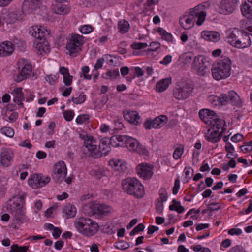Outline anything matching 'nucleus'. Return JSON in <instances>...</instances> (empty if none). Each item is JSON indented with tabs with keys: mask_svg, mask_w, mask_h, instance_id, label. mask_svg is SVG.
I'll use <instances>...</instances> for the list:
<instances>
[{
	"mask_svg": "<svg viewBox=\"0 0 252 252\" xmlns=\"http://www.w3.org/2000/svg\"><path fill=\"white\" fill-rule=\"evenodd\" d=\"M205 3H202L190 9L186 15L182 16L179 19L180 25L185 29L192 28L196 21L198 26L201 25L205 21L206 13L204 11Z\"/></svg>",
	"mask_w": 252,
	"mask_h": 252,
	"instance_id": "2",
	"label": "nucleus"
},
{
	"mask_svg": "<svg viewBox=\"0 0 252 252\" xmlns=\"http://www.w3.org/2000/svg\"><path fill=\"white\" fill-rule=\"evenodd\" d=\"M136 170L139 177L144 179H150L153 174L152 166L146 163H142L138 165Z\"/></svg>",
	"mask_w": 252,
	"mask_h": 252,
	"instance_id": "19",
	"label": "nucleus"
},
{
	"mask_svg": "<svg viewBox=\"0 0 252 252\" xmlns=\"http://www.w3.org/2000/svg\"><path fill=\"white\" fill-rule=\"evenodd\" d=\"M221 206L219 205V203H212L209 205L207 210L210 211H218L220 209Z\"/></svg>",
	"mask_w": 252,
	"mask_h": 252,
	"instance_id": "56",
	"label": "nucleus"
},
{
	"mask_svg": "<svg viewBox=\"0 0 252 252\" xmlns=\"http://www.w3.org/2000/svg\"><path fill=\"white\" fill-rule=\"evenodd\" d=\"M172 204L169 206V210L171 211H176L178 213H182L185 210L183 206H181L180 201H177L175 199L172 200Z\"/></svg>",
	"mask_w": 252,
	"mask_h": 252,
	"instance_id": "36",
	"label": "nucleus"
},
{
	"mask_svg": "<svg viewBox=\"0 0 252 252\" xmlns=\"http://www.w3.org/2000/svg\"><path fill=\"white\" fill-rule=\"evenodd\" d=\"M25 13L23 9H15L11 11H7L3 14V19L7 23L13 24L18 20H21Z\"/></svg>",
	"mask_w": 252,
	"mask_h": 252,
	"instance_id": "18",
	"label": "nucleus"
},
{
	"mask_svg": "<svg viewBox=\"0 0 252 252\" xmlns=\"http://www.w3.org/2000/svg\"><path fill=\"white\" fill-rule=\"evenodd\" d=\"M237 43L236 45V48H245L248 47L251 44L250 38L246 32H243L241 31V35H239L238 40H237Z\"/></svg>",
	"mask_w": 252,
	"mask_h": 252,
	"instance_id": "28",
	"label": "nucleus"
},
{
	"mask_svg": "<svg viewBox=\"0 0 252 252\" xmlns=\"http://www.w3.org/2000/svg\"><path fill=\"white\" fill-rule=\"evenodd\" d=\"M84 37L77 34L70 35L66 44V48L68 50L67 53L70 56H76V54L81 50L83 44Z\"/></svg>",
	"mask_w": 252,
	"mask_h": 252,
	"instance_id": "9",
	"label": "nucleus"
},
{
	"mask_svg": "<svg viewBox=\"0 0 252 252\" xmlns=\"http://www.w3.org/2000/svg\"><path fill=\"white\" fill-rule=\"evenodd\" d=\"M86 99V96L83 93L79 94L78 97H72V101L75 104H78L82 103Z\"/></svg>",
	"mask_w": 252,
	"mask_h": 252,
	"instance_id": "51",
	"label": "nucleus"
},
{
	"mask_svg": "<svg viewBox=\"0 0 252 252\" xmlns=\"http://www.w3.org/2000/svg\"><path fill=\"white\" fill-rule=\"evenodd\" d=\"M115 246L117 249L123 250L128 249L130 247V244L126 242L121 240L116 243Z\"/></svg>",
	"mask_w": 252,
	"mask_h": 252,
	"instance_id": "47",
	"label": "nucleus"
},
{
	"mask_svg": "<svg viewBox=\"0 0 252 252\" xmlns=\"http://www.w3.org/2000/svg\"><path fill=\"white\" fill-rule=\"evenodd\" d=\"M171 83L170 78H165L158 82L156 84V91L159 92L164 91Z\"/></svg>",
	"mask_w": 252,
	"mask_h": 252,
	"instance_id": "34",
	"label": "nucleus"
},
{
	"mask_svg": "<svg viewBox=\"0 0 252 252\" xmlns=\"http://www.w3.org/2000/svg\"><path fill=\"white\" fill-rule=\"evenodd\" d=\"M162 201L157 200L156 203V209L158 213H161L163 210L164 205Z\"/></svg>",
	"mask_w": 252,
	"mask_h": 252,
	"instance_id": "59",
	"label": "nucleus"
},
{
	"mask_svg": "<svg viewBox=\"0 0 252 252\" xmlns=\"http://www.w3.org/2000/svg\"><path fill=\"white\" fill-rule=\"evenodd\" d=\"M0 131L2 133L10 138L13 137L14 135L13 129L10 127H4L1 128Z\"/></svg>",
	"mask_w": 252,
	"mask_h": 252,
	"instance_id": "44",
	"label": "nucleus"
},
{
	"mask_svg": "<svg viewBox=\"0 0 252 252\" xmlns=\"http://www.w3.org/2000/svg\"><path fill=\"white\" fill-rule=\"evenodd\" d=\"M14 46L12 42L5 41L0 43V57L10 56L14 51Z\"/></svg>",
	"mask_w": 252,
	"mask_h": 252,
	"instance_id": "24",
	"label": "nucleus"
},
{
	"mask_svg": "<svg viewBox=\"0 0 252 252\" xmlns=\"http://www.w3.org/2000/svg\"><path fill=\"white\" fill-rule=\"evenodd\" d=\"M159 197L158 198L157 200L162 201V202H165L168 198V194L166 190V189L164 188H161L159 190Z\"/></svg>",
	"mask_w": 252,
	"mask_h": 252,
	"instance_id": "45",
	"label": "nucleus"
},
{
	"mask_svg": "<svg viewBox=\"0 0 252 252\" xmlns=\"http://www.w3.org/2000/svg\"><path fill=\"white\" fill-rule=\"evenodd\" d=\"M193 89V85L191 81L181 80L177 82L173 88L172 95L176 100H184L191 95Z\"/></svg>",
	"mask_w": 252,
	"mask_h": 252,
	"instance_id": "8",
	"label": "nucleus"
},
{
	"mask_svg": "<svg viewBox=\"0 0 252 252\" xmlns=\"http://www.w3.org/2000/svg\"><path fill=\"white\" fill-rule=\"evenodd\" d=\"M157 31L158 33H159L160 35L161 36V38L168 41L170 42L172 41V35L166 32L164 29L161 28H158Z\"/></svg>",
	"mask_w": 252,
	"mask_h": 252,
	"instance_id": "40",
	"label": "nucleus"
},
{
	"mask_svg": "<svg viewBox=\"0 0 252 252\" xmlns=\"http://www.w3.org/2000/svg\"><path fill=\"white\" fill-rule=\"evenodd\" d=\"M147 46H148V45L146 43L134 42L131 45V47L133 49H143V48L147 47Z\"/></svg>",
	"mask_w": 252,
	"mask_h": 252,
	"instance_id": "57",
	"label": "nucleus"
},
{
	"mask_svg": "<svg viewBox=\"0 0 252 252\" xmlns=\"http://www.w3.org/2000/svg\"><path fill=\"white\" fill-rule=\"evenodd\" d=\"M70 11L69 7L66 5L58 4L55 13L60 15H65Z\"/></svg>",
	"mask_w": 252,
	"mask_h": 252,
	"instance_id": "38",
	"label": "nucleus"
},
{
	"mask_svg": "<svg viewBox=\"0 0 252 252\" xmlns=\"http://www.w3.org/2000/svg\"><path fill=\"white\" fill-rule=\"evenodd\" d=\"M18 68H21L20 73L17 75L15 81L20 82L28 78L32 71V66L30 62L24 59H21L18 62Z\"/></svg>",
	"mask_w": 252,
	"mask_h": 252,
	"instance_id": "10",
	"label": "nucleus"
},
{
	"mask_svg": "<svg viewBox=\"0 0 252 252\" xmlns=\"http://www.w3.org/2000/svg\"><path fill=\"white\" fill-rule=\"evenodd\" d=\"M122 186L125 192L137 198H142L145 194L143 186L136 178H127L123 180L122 182Z\"/></svg>",
	"mask_w": 252,
	"mask_h": 252,
	"instance_id": "7",
	"label": "nucleus"
},
{
	"mask_svg": "<svg viewBox=\"0 0 252 252\" xmlns=\"http://www.w3.org/2000/svg\"><path fill=\"white\" fill-rule=\"evenodd\" d=\"M82 71L84 77L86 79L90 80L91 79V75L87 74L89 72V68L87 66H84L82 68Z\"/></svg>",
	"mask_w": 252,
	"mask_h": 252,
	"instance_id": "60",
	"label": "nucleus"
},
{
	"mask_svg": "<svg viewBox=\"0 0 252 252\" xmlns=\"http://www.w3.org/2000/svg\"><path fill=\"white\" fill-rule=\"evenodd\" d=\"M144 225L142 223L138 224L130 233L131 236L137 234L141 231H143L144 229Z\"/></svg>",
	"mask_w": 252,
	"mask_h": 252,
	"instance_id": "52",
	"label": "nucleus"
},
{
	"mask_svg": "<svg viewBox=\"0 0 252 252\" xmlns=\"http://www.w3.org/2000/svg\"><path fill=\"white\" fill-rule=\"evenodd\" d=\"M125 119L134 125L140 123V116L136 111H125L123 112Z\"/></svg>",
	"mask_w": 252,
	"mask_h": 252,
	"instance_id": "25",
	"label": "nucleus"
},
{
	"mask_svg": "<svg viewBox=\"0 0 252 252\" xmlns=\"http://www.w3.org/2000/svg\"><path fill=\"white\" fill-rule=\"evenodd\" d=\"M50 181V178L49 177H42L38 174H33L30 177L28 184L33 189H37L45 186Z\"/></svg>",
	"mask_w": 252,
	"mask_h": 252,
	"instance_id": "14",
	"label": "nucleus"
},
{
	"mask_svg": "<svg viewBox=\"0 0 252 252\" xmlns=\"http://www.w3.org/2000/svg\"><path fill=\"white\" fill-rule=\"evenodd\" d=\"M182 63L185 65L189 64L192 60V56L189 54H185L181 56Z\"/></svg>",
	"mask_w": 252,
	"mask_h": 252,
	"instance_id": "48",
	"label": "nucleus"
},
{
	"mask_svg": "<svg viewBox=\"0 0 252 252\" xmlns=\"http://www.w3.org/2000/svg\"><path fill=\"white\" fill-rule=\"evenodd\" d=\"M168 121V118L165 115H160L153 120H147L144 124L146 129L151 128H159L164 126Z\"/></svg>",
	"mask_w": 252,
	"mask_h": 252,
	"instance_id": "16",
	"label": "nucleus"
},
{
	"mask_svg": "<svg viewBox=\"0 0 252 252\" xmlns=\"http://www.w3.org/2000/svg\"><path fill=\"white\" fill-rule=\"evenodd\" d=\"M237 0H222L220 3L219 12L221 14L232 13L236 9Z\"/></svg>",
	"mask_w": 252,
	"mask_h": 252,
	"instance_id": "20",
	"label": "nucleus"
},
{
	"mask_svg": "<svg viewBox=\"0 0 252 252\" xmlns=\"http://www.w3.org/2000/svg\"><path fill=\"white\" fill-rule=\"evenodd\" d=\"M18 114L17 112H12V111L10 110L9 114H7V115L4 118V119L7 121L12 123L16 120L18 118Z\"/></svg>",
	"mask_w": 252,
	"mask_h": 252,
	"instance_id": "46",
	"label": "nucleus"
},
{
	"mask_svg": "<svg viewBox=\"0 0 252 252\" xmlns=\"http://www.w3.org/2000/svg\"><path fill=\"white\" fill-rule=\"evenodd\" d=\"M63 114L64 119L67 121H71L74 115V113L72 110L66 111L63 112Z\"/></svg>",
	"mask_w": 252,
	"mask_h": 252,
	"instance_id": "58",
	"label": "nucleus"
},
{
	"mask_svg": "<svg viewBox=\"0 0 252 252\" xmlns=\"http://www.w3.org/2000/svg\"><path fill=\"white\" fill-rule=\"evenodd\" d=\"M205 60L204 57L201 55L196 56L193 59L192 67L198 75L203 76L207 72L208 68Z\"/></svg>",
	"mask_w": 252,
	"mask_h": 252,
	"instance_id": "12",
	"label": "nucleus"
},
{
	"mask_svg": "<svg viewBox=\"0 0 252 252\" xmlns=\"http://www.w3.org/2000/svg\"><path fill=\"white\" fill-rule=\"evenodd\" d=\"M43 0H25L23 3L22 8L25 13L30 14L39 8Z\"/></svg>",
	"mask_w": 252,
	"mask_h": 252,
	"instance_id": "22",
	"label": "nucleus"
},
{
	"mask_svg": "<svg viewBox=\"0 0 252 252\" xmlns=\"http://www.w3.org/2000/svg\"><path fill=\"white\" fill-rule=\"evenodd\" d=\"M118 26L121 33H125L128 31L129 24L127 21L123 20L119 21Z\"/></svg>",
	"mask_w": 252,
	"mask_h": 252,
	"instance_id": "39",
	"label": "nucleus"
},
{
	"mask_svg": "<svg viewBox=\"0 0 252 252\" xmlns=\"http://www.w3.org/2000/svg\"><path fill=\"white\" fill-rule=\"evenodd\" d=\"M200 118L206 124L210 125L216 117V113L214 111L209 109H202L199 112Z\"/></svg>",
	"mask_w": 252,
	"mask_h": 252,
	"instance_id": "26",
	"label": "nucleus"
},
{
	"mask_svg": "<svg viewBox=\"0 0 252 252\" xmlns=\"http://www.w3.org/2000/svg\"><path fill=\"white\" fill-rule=\"evenodd\" d=\"M185 175L188 179H190L193 174V170L190 167H186L185 168Z\"/></svg>",
	"mask_w": 252,
	"mask_h": 252,
	"instance_id": "64",
	"label": "nucleus"
},
{
	"mask_svg": "<svg viewBox=\"0 0 252 252\" xmlns=\"http://www.w3.org/2000/svg\"><path fill=\"white\" fill-rule=\"evenodd\" d=\"M93 30V28L89 25H85L81 27L80 31L83 34H88L92 32Z\"/></svg>",
	"mask_w": 252,
	"mask_h": 252,
	"instance_id": "53",
	"label": "nucleus"
},
{
	"mask_svg": "<svg viewBox=\"0 0 252 252\" xmlns=\"http://www.w3.org/2000/svg\"><path fill=\"white\" fill-rule=\"evenodd\" d=\"M67 168L63 161H60L55 165L53 171V177L56 181H62L67 174Z\"/></svg>",
	"mask_w": 252,
	"mask_h": 252,
	"instance_id": "15",
	"label": "nucleus"
},
{
	"mask_svg": "<svg viewBox=\"0 0 252 252\" xmlns=\"http://www.w3.org/2000/svg\"><path fill=\"white\" fill-rule=\"evenodd\" d=\"M241 31L237 28L229 29L226 31V40L232 46L236 47V45L239 35H241Z\"/></svg>",
	"mask_w": 252,
	"mask_h": 252,
	"instance_id": "23",
	"label": "nucleus"
},
{
	"mask_svg": "<svg viewBox=\"0 0 252 252\" xmlns=\"http://www.w3.org/2000/svg\"><path fill=\"white\" fill-rule=\"evenodd\" d=\"M209 125H211V128L217 131V132H219L220 133L222 134L225 131L224 121L218 118L217 116L214 117L213 121H212L211 123Z\"/></svg>",
	"mask_w": 252,
	"mask_h": 252,
	"instance_id": "29",
	"label": "nucleus"
},
{
	"mask_svg": "<svg viewBox=\"0 0 252 252\" xmlns=\"http://www.w3.org/2000/svg\"><path fill=\"white\" fill-rule=\"evenodd\" d=\"M201 36L202 38L207 41L216 42L220 39L219 33L216 31H204L201 32Z\"/></svg>",
	"mask_w": 252,
	"mask_h": 252,
	"instance_id": "27",
	"label": "nucleus"
},
{
	"mask_svg": "<svg viewBox=\"0 0 252 252\" xmlns=\"http://www.w3.org/2000/svg\"><path fill=\"white\" fill-rule=\"evenodd\" d=\"M76 208L71 204H67L63 208V213L67 218H72L76 214Z\"/></svg>",
	"mask_w": 252,
	"mask_h": 252,
	"instance_id": "37",
	"label": "nucleus"
},
{
	"mask_svg": "<svg viewBox=\"0 0 252 252\" xmlns=\"http://www.w3.org/2000/svg\"><path fill=\"white\" fill-rule=\"evenodd\" d=\"M157 0H147L144 4L145 9L147 11H151L154 8L153 6L158 3Z\"/></svg>",
	"mask_w": 252,
	"mask_h": 252,
	"instance_id": "49",
	"label": "nucleus"
},
{
	"mask_svg": "<svg viewBox=\"0 0 252 252\" xmlns=\"http://www.w3.org/2000/svg\"><path fill=\"white\" fill-rule=\"evenodd\" d=\"M126 139L125 144L129 151L136 152L140 154L145 153V147L141 145L136 139L127 136Z\"/></svg>",
	"mask_w": 252,
	"mask_h": 252,
	"instance_id": "21",
	"label": "nucleus"
},
{
	"mask_svg": "<svg viewBox=\"0 0 252 252\" xmlns=\"http://www.w3.org/2000/svg\"><path fill=\"white\" fill-rule=\"evenodd\" d=\"M184 147L183 145H180L177 147L173 152V157L175 160L180 159L183 154Z\"/></svg>",
	"mask_w": 252,
	"mask_h": 252,
	"instance_id": "41",
	"label": "nucleus"
},
{
	"mask_svg": "<svg viewBox=\"0 0 252 252\" xmlns=\"http://www.w3.org/2000/svg\"><path fill=\"white\" fill-rule=\"evenodd\" d=\"M11 93L15 96L14 98V102L18 105L23 106L22 101L24 98L22 94V89L21 88H16Z\"/></svg>",
	"mask_w": 252,
	"mask_h": 252,
	"instance_id": "35",
	"label": "nucleus"
},
{
	"mask_svg": "<svg viewBox=\"0 0 252 252\" xmlns=\"http://www.w3.org/2000/svg\"><path fill=\"white\" fill-rule=\"evenodd\" d=\"M59 72L63 75V82L65 85L70 86L72 83L73 76L70 75L68 69L65 67H62Z\"/></svg>",
	"mask_w": 252,
	"mask_h": 252,
	"instance_id": "33",
	"label": "nucleus"
},
{
	"mask_svg": "<svg viewBox=\"0 0 252 252\" xmlns=\"http://www.w3.org/2000/svg\"><path fill=\"white\" fill-rule=\"evenodd\" d=\"M220 97V105H226L231 104L235 106L241 104V99L238 94L233 91L228 92L227 93L221 94Z\"/></svg>",
	"mask_w": 252,
	"mask_h": 252,
	"instance_id": "11",
	"label": "nucleus"
},
{
	"mask_svg": "<svg viewBox=\"0 0 252 252\" xmlns=\"http://www.w3.org/2000/svg\"><path fill=\"white\" fill-rule=\"evenodd\" d=\"M209 101L213 105H220V97L215 95L210 96L208 98Z\"/></svg>",
	"mask_w": 252,
	"mask_h": 252,
	"instance_id": "55",
	"label": "nucleus"
},
{
	"mask_svg": "<svg viewBox=\"0 0 252 252\" xmlns=\"http://www.w3.org/2000/svg\"><path fill=\"white\" fill-rule=\"evenodd\" d=\"M222 134L219 132L211 129H208L207 132L205 134V138L208 141L212 143H216L220 140Z\"/></svg>",
	"mask_w": 252,
	"mask_h": 252,
	"instance_id": "31",
	"label": "nucleus"
},
{
	"mask_svg": "<svg viewBox=\"0 0 252 252\" xmlns=\"http://www.w3.org/2000/svg\"><path fill=\"white\" fill-rule=\"evenodd\" d=\"M28 248V246H19L18 245L15 244L11 246L10 252H27Z\"/></svg>",
	"mask_w": 252,
	"mask_h": 252,
	"instance_id": "43",
	"label": "nucleus"
},
{
	"mask_svg": "<svg viewBox=\"0 0 252 252\" xmlns=\"http://www.w3.org/2000/svg\"><path fill=\"white\" fill-rule=\"evenodd\" d=\"M104 75V77L107 79H114L119 76V71L118 69L108 70Z\"/></svg>",
	"mask_w": 252,
	"mask_h": 252,
	"instance_id": "42",
	"label": "nucleus"
},
{
	"mask_svg": "<svg viewBox=\"0 0 252 252\" xmlns=\"http://www.w3.org/2000/svg\"><path fill=\"white\" fill-rule=\"evenodd\" d=\"M89 119V116L87 114H82L79 115L76 119V122L77 124H82L86 122Z\"/></svg>",
	"mask_w": 252,
	"mask_h": 252,
	"instance_id": "54",
	"label": "nucleus"
},
{
	"mask_svg": "<svg viewBox=\"0 0 252 252\" xmlns=\"http://www.w3.org/2000/svg\"><path fill=\"white\" fill-rule=\"evenodd\" d=\"M127 136L126 135H114L112 136V143L114 144L115 141H118L119 143H121V146L124 144V142L126 143V139Z\"/></svg>",
	"mask_w": 252,
	"mask_h": 252,
	"instance_id": "50",
	"label": "nucleus"
},
{
	"mask_svg": "<svg viewBox=\"0 0 252 252\" xmlns=\"http://www.w3.org/2000/svg\"><path fill=\"white\" fill-rule=\"evenodd\" d=\"M232 63L228 57H224L213 64L212 68L213 77L216 80L225 79L230 75Z\"/></svg>",
	"mask_w": 252,
	"mask_h": 252,
	"instance_id": "6",
	"label": "nucleus"
},
{
	"mask_svg": "<svg viewBox=\"0 0 252 252\" xmlns=\"http://www.w3.org/2000/svg\"><path fill=\"white\" fill-rule=\"evenodd\" d=\"M74 226L80 234L89 237L94 235L99 230L98 224L89 218L81 217L76 219Z\"/></svg>",
	"mask_w": 252,
	"mask_h": 252,
	"instance_id": "5",
	"label": "nucleus"
},
{
	"mask_svg": "<svg viewBox=\"0 0 252 252\" xmlns=\"http://www.w3.org/2000/svg\"><path fill=\"white\" fill-rule=\"evenodd\" d=\"M14 153L10 149L2 148L0 153V162L2 166L8 167L11 165Z\"/></svg>",
	"mask_w": 252,
	"mask_h": 252,
	"instance_id": "17",
	"label": "nucleus"
},
{
	"mask_svg": "<svg viewBox=\"0 0 252 252\" xmlns=\"http://www.w3.org/2000/svg\"><path fill=\"white\" fill-rule=\"evenodd\" d=\"M46 81L49 82L51 85H53L55 83L56 80L57 79V77L56 76L47 75L45 77Z\"/></svg>",
	"mask_w": 252,
	"mask_h": 252,
	"instance_id": "62",
	"label": "nucleus"
},
{
	"mask_svg": "<svg viewBox=\"0 0 252 252\" xmlns=\"http://www.w3.org/2000/svg\"><path fill=\"white\" fill-rule=\"evenodd\" d=\"M109 164L114 170L119 172H124L127 169V164L120 159H112L110 160Z\"/></svg>",
	"mask_w": 252,
	"mask_h": 252,
	"instance_id": "30",
	"label": "nucleus"
},
{
	"mask_svg": "<svg viewBox=\"0 0 252 252\" xmlns=\"http://www.w3.org/2000/svg\"><path fill=\"white\" fill-rule=\"evenodd\" d=\"M171 60L172 56L171 55H168L166 56L162 61H160V63L167 65L171 62Z\"/></svg>",
	"mask_w": 252,
	"mask_h": 252,
	"instance_id": "61",
	"label": "nucleus"
},
{
	"mask_svg": "<svg viewBox=\"0 0 252 252\" xmlns=\"http://www.w3.org/2000/svg\"><path fill=\"white\" fill-rule=\"evenodd\" d=\"M88 206L93 215L106 216L113 211V209L110 206L96 202L90 203Z\"/></svg>",
	"mask_w": 252,
	"mask_h": 252,
	"instance_id": "13",
	"label": "nucleus"
},
{
	"mask_svg": "<svg viewBox=\"0 0 252 252\" xmlns=\"http://www.w3.org/2000/svg\"><path fill=\"white\" fill-rule=\"evenodd\" d=\"M27 194L24 192H19L9 199L6 203L7 211L14 215L17 220H22L25 217L26 211L25 198Z\"/></svg>",
	"mask_w": 252,
	"mask_h": 252,
	"instance_id": "3",
	"label": "nucleus"
},
{
	"mask_svg": "<svg viewBox=\"0 0 252 252\" xmlns=\"http://www.w3.org/2000/svg\"><path fill=\"white\" fill-rule=\"evenodd\" d=\"M79 136L84 140L82 149L86 156L97 158L103 155H107L111 150L109 139L107 138L100 140L99 149H97L96 140L92 135L85 131H82L79 133Z\"/></svg>",
	"mask_w": 252,
	"mask_h": 252,
	"instance_id": "1",
	"label": "nucleus"
},
{
	"mask_svg": "<svg viewBox=\"0 0 252 252\" xmlns=\"http://www.w3.org/2000/svg\"><path fill=\"white\" fill-rule=\"evenodd\" d=\"M104 62V60L103 58H99L97 61L96 64L94 65V68L95 70H97L98 69L101 68Z\"/></svg>",
	"mask_w": 252,
	"mask_h": 252,
	"instance_id": "63",
	"label": "nucleus"
},
{
	"mask_svg": "<svg viewBox=\"0 0 252 252\" xmlns=\"http://www.w3.org/2000/svg\"><path fill=\"white\" fill-rule=\"evenodd\" d=\"M30 32L35 38L33 47L39 52V54L49 53L50 46L46 40V36L49 34V31L43 27L35 26L32 27Z\"/></svg>",
	"mask_w": 252,
	"mask_h": 252,
	"instance_id": "4",
	"label": "nucleus"
},
{
	"mask_svg": "<svg viewBox=\"0 0 252 252\" xmlns=\"http://www.w3.org/2000/svg\"><path fill=\"white\" fill-rule=\"evenodd\" d=\"M241 10L243 16L247 19L252 18V0H248L243 4Z\"/></svg>",
	"mask_w": 252,
	"mask_h": 252,
	"instance_id": "32",
	"label": "nucleus"
}]
</instances>
